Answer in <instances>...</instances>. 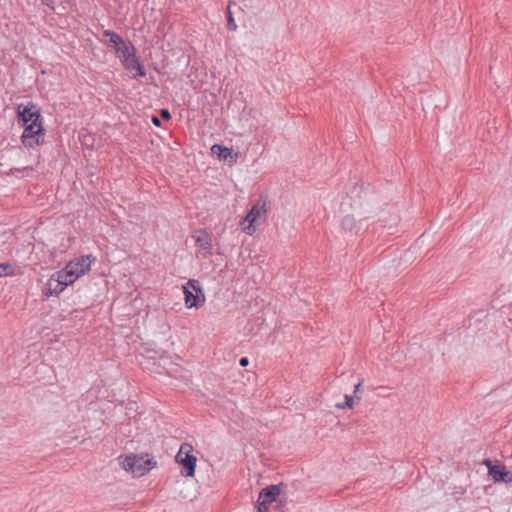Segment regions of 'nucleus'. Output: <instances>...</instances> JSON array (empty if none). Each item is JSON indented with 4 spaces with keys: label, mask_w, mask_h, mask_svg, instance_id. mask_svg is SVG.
<instances>
[{
    "label": "nucleus",
    "mask_w": 512,
    "mask_h": 512,
    "mask_svg": "<svg viewBox=\"0 0 512 512\" xmlns=\"http://www.w3.org/2000/svg\"><path fill=\"white\" fill-rule=\"evenodd\" d=\"M91 263L92 260L90 259V256H81L75 260L70 261L66 267L69 270H72L74 279H78L80 276L84 275L90 270Z\"/></svg>",
    "instance_id": "nucleus-8"
},
{
    "label": "nucleus",
    "mask_w": 512,
    "mask_h": 512,
    "mask_svg": "<svg viewBox=\"0 0 512 512\" xmlns=\"http://www.w3.org/2000/svg\"><path fill=\"white\" fill-rule=\"evenodd\" d=\"M17 116H18V123H21L22 125L42 122L40 110L37 108V106L33 102H29L28 104H19L17 106Z\"/></svg>",
    "instance_id": "nucleus-5"
},
{
    "label": "nucleus",
    "mask_w": 512,
    "mask_h": 512,
    "mask_svg": "<svg viewBox=\"0 0 512 512\" xmlns=\"http://www.w3.org/2000/svg\"><path fill=\"white\" fill-rule=\"evenodd\" d=\"M57 279L60 281V284H64L66 287L77 280L74 279L72 270H69L66 266L63 270L57 272Z\"/></svg>",
    "instance_id": "nucleus-14"
},
{
    "label": "nucleus",
    "mask_w": 512,
    "mask_h": 512,
    "mask_svg": "<svg viewBox=\"0 0 512 512\" xmlns=\"http://www.w3.org/2000/svg\"><path fill=\"white\" fill-rule=\"evenodd\" d=\"M231 6H236L239 10H242L237 4L230 0L227 6V28L230 31H235L237 29V24L233 17V12L231 11Z\"/></svg>",
    "instance_id": "nucleus-16"
},
{
    "label": "nucleus",
    "mask_w": 512,
    "mask_h": 512,
    "mask_svg": "<svg viewBox=\"0 0 512 512\" xmlns=\"http://www.w3.org/2000/svg\"><path fill=\"white\" fill-rule=\"evenodd\" d=\"M115 50L121 62L127 60L129 57L136 53L135 47L129 41H123V44H121Z\"/></svg>",
    "instance_id": "nucleus-13"
},
{
    "label": "nucleus",
    "mask_w": 512,
    "mask_h": 512,
    "mask_svg": "<svg viewBox=\"0 0 512 512\" xmlns=\"http://www.w3.org/2000/svg\"><path fill=\"white\" fill-rule=\"evenodd\" d=\"M354 404H355V402H354L353 397H351L349 395H345V404L342 406L338 405V407H340V408L347 407V408L351 409L354 407Z\"/></svg>",
    "instance_id": "nucleus-20"
},
{
    "label": "nucleus",
    "mask_w": 512,
    "mask_h": 512,
    "mask_svg": "<svg viewBox=\"0 0 512 512\" xmlns=\"http://www.w3.org/2000/svg\"><path fill=\"white\" fill-rule=\"evenodd\" d=\"M13 274V266L9 263H0V277Z\"/></svg>",
    "instance_id": "nucleus-19"
},
{
    "label": "nucleus",
    "mask_w": 512,
    "mask_h": 512,
    "mask_svg": "<svg viewBox=\"0 0 512 512\" xmlns=\"http://www.w3.org/2000/svg\"><path fill=\"white\" fill-rule=\"evenodd\" d=\"M155 465L156 462H153L152 458H144L136 454L127 455L121 461L124 470L138 477L145 475Z\"/></svg>",
    "instance_id": "nucleus-1"
},
{
    "label": "nucleus",
    "mask_w": 512,
    "mask_h": 512,
    "mask_svg": "<svg viewBox=\"0 0 512 512\" xmlns=\"http://www.w3.org/2000/svg\"><path fill=\"white\" fill-rule=\"evenodd\" d=\"M160 116H161L164 120H169V119H171V114H170V112H169L167 109H161V110H160Z\"/></svg>",
    "instance_id": "nucleus-21"
},
{
    "label": "nucleus",
    "mask_w": 512,
    "mask_h": 512,
    "mask_svg": "<svg viewBox=\"0 0 512 512\" xmlns=\"http://www.w3.org/2000/svg\"><path fill=\"white\" fill-rule=\"evenodd\" d=\"M239 364L242 366V367H246L248 364H249V359L247 357H242L240 360H239Z\"/></svg>",
    "instance_id": "nucleus-24"
},
{
    "label": "nucleus",
    "mask_w": 512,
    "mask_h": 512,
    "mask_svg": "<svg viewBox=\"0 0 512 512\" xmlns=\"http://www.w3.org/2000/svg\"><path fill=\"white\" fill-rule=\"evenodd\" d=\"M342 228L346 231H353L356 227V220L351 215H346L341 222Z\"/></svg>",
    "instance_id": "nucleus-18"
},
{
    "label": "nucleus",
    "mask_w": 512,
    "mask_h": 512,
    "mask_svg": "<svg viewBox=\"0 0 512 512\" xmlns=\"http://www.w3.org/2000/svg\"><path fill=\"white\" fill-rule=\"evenodd\" d=\"M193 446L190 443L184 442L181 444L178 453L175 456V461L184 469L182 474L187 477L195 475V468L197 458L193 455Z\"/></svg>",
    "instance_id": "nucleus-2"
},
{
    "label": "nucleus",
    "mask_w": 512,
    "mask_h": 512,
    "mask_svg": "<svg viewBox=\"0 0 512 512\" xmlns=\"http://www.w3.org/2000/svg\"><path fill=\"white\" fill-rule=\"evenodd\" d=\"M484 464L488 468L489 476H491L495 482L512 483V472L506 470L504 465H493L489 459H486Z\"/></svg>",
    "instance_id": "nucleus-7"
},
{
    "label": "nucleus",
    "mask_w": 512,
    "mask_h": 512,
    "mask_svg": "<svg viewBox=\"0 0 512 512\" xmlns=\"http://www.w3.org/2000/svg\"><path fill=\"white\" fill-rule=\"evenodd\" d=\"M279 495L280 485H270L266 488H263L259 494L257 508H262V504L269 507L273 502L277 500Z\"/></svg>",
    "instance_id": "nucleus-9"
},
{
    "label": "nucleus",
    "mask_w": 512,
    "mask_h": 512,
    "mask_svg": "<svg viewBox=\"0 0 512 512\" xmlns=\"http://www.w3.org/2000/svg\"><path fill=\"white\" fill-rule=\"evenodd\" d=\"M41 3L49 8H51L52 10H54V1L53 0H40Z\"/></svg>",
    "instance_id": "nucleus-22"
},
{
    "label": "nucleus",
    "mask_w": 512,
    "mask_h": 512,
    "mask_svg": "<svg viewBox=\"0 0 512 512\" xmlns=\"http://www.w3.org/2000/svg\"><path fill=\"white\" fill-rule=\"evenodd\" d=\"M266 213V202L262 199H259L256 204L252 206L246 217L244 218V222H248L247 226L243 227V231L248 234L252 235L255 232V226L257 219L260 218L262 215Z\"/></svg>",
    "instance_id": "nucleus-6"
},
{
    "label": "nucleus",
    "mask_w": 512,
    "mask_h": 512,
    "mask_svg": "<svg viewBox=\"0 0 512 512\" xmlns=\"http://www.w3.org/2000/svg\"><path fill=\"white\" fill-rule=\"evenodd\" d=\"M124 68L130 72L135 71L132 78L144 77L146 75V71L144 66L140 63L139 58L136 56V53L129 57L127 60L122 61Z\"/></svg>",
    "instance_id": "nucleus-10"
},
{
    "label": "nucleus",
    "mask_w": 512,
    "mask_h": 512,
    "mask_svg": "<svg viewBox=\"0 0 512 512\" xmlns=\"http://www.w3.org/2000/svg\"><path fill=\"white\" fill-rule=\"evenodd\" d=\"M66 286L64 284H60V281L58 279H51L48 282V288H47V295H58L60 294Z\"/></svg>",
    "instance_id": "nucleus-17"
},
{
    "label": "nucleus",
    "mask_w": 512,
    "mask_h": 512,
    "mask_svg": "<svg viewBox=\"0 0 512 512\" xmlns=\"http://www.w3.org/2000/svg\"><path fill=\"white\" fill-rule=\"evenodd\" d=\"M211 152L212 154L217 155L220 160H223L229 163L230 165L234 164L237 160V154H233L231 148H228L220 144H214L211 147Z\"/></svg>",
    "instance_id": "nucleus-11"
},
{
    "label": "nucleus",
    "mask_w": 512,
    "mask_h": 512,
    "mask_svg": "<svg viewBox=\"0 0 512 512\" xmlns=\"http://www.w3.org/2000/svg\"><path fill=\"white\" fill-rule=\"evenodd\" d=\"M24 132L21 136L22 143L29 148L38 146L44 142V128L42 122L22 125Z\"/></svg>",
    "instance_id": "nucleus-4"
},
{
    "label": "nucleus",
    "mask_w": 512,
    "mask_h": 512,
    "mask_svg": "<svg viewBox=\"0 0 512 512\" xmlns=\"http://www.w3.org/2000/svg\"><path fill=\"white\" fill-rule=\"evenodd\" d=\"M184 300L187 308H200L205 303V294L200 287L199 281L189 280L183 286Z\"/></svg>",
    "instance_id": "nucleus-3"
},
{
    "label": "nucleus",
    "mask_w": 512,
    "mask_h": 512,
    "mask_svg": "<svg viewBox=\"0 0 512 512\" xmlns=\"http://www.w3.org/2000/svg\"><path fill=\"white\" fill-rule=\"evenodd\" d=\"M151 122L153 123V125H155L156 127H160L161 126V120L157 117V116H152L151 117Z\"/></svg>",
    "instance_id": "nucleus-23"
},
{
    "label": "nucleus",
    "mask_w": 512,
    "mask_h": 512,
    "mask_svg": "<svg viewBox=\"0 0 512 512\" xmlns=\"http://www.w3.org/2000/svg\"><path fill=\"white\" fill-rule=\"evenodd\" d=\"M269 507L262 504V508H257L258 512H269Z\"/></svg>",
    "instance_id": "nucleus-25"
},
{
    "label": "nucleus",
    "mask_w": 512,
    "mask_h": 512,
    "mask_svg": "<svg viewBox=\"0 0 512 512\" xmlns=\"http://www.w3.org/2000/svg\"><path fill=\"white\" fill-rule=\"evenodd\" d=\"M104 36L109 38L108 45L113 47L114 49L119 47L121 44H123V41H125L120 35L111 30H105Z\"/></svg>",
    "instance_id": "nucleus-15"
},
{
    "label": "nucleus",
    "mask_w": 512,
    "mask_h": 512,
    "mask_svg": "<svg viewBox=\"0 0 512 512\" xmlns=\"http://www.w3.org/2000/svg\"><path fill=\"white\" fill-rule=\"evenodd\" d=\"M362 385V381H359L356 385H355V389H354V393H357L360 389Z\"/></svg>",
    "instance_id": "nucleus-26"
},
{
    "label": "nucleus",
    "mask_w": 512,
    "mask_h": 512,
    "mask_svg": "<svg viewBox=\"0 0 512 512\" xmlns=\"http://www.w3.org/2000/svg\"><path fill=\"white\" fill-rule=\"evenodd\" d=\"M193 237L198 247L202 248L203 250H206L207 252H210L212 244L211 236L209 233H207L205 230L200 229L196 231Z\"/></svg>",
    "instance_id": "nucleus-12"
}]
</instances>
